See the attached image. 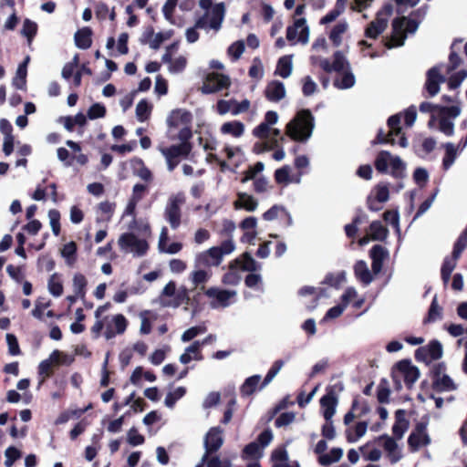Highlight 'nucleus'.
<instances>
[{
  "label": "nucleus",
  "mask_w": 467,
  "mask_h": 467,
  "mask_svg": "<svg viewBox=\"0 0 467 467\" xmlns=\"http://www.w3.org/2000/svg\"><path fill=\"white\" fill-rule=\"evenodd\" d=\"M315 119L310 109L299 110L285 127V134L295 141L305 142L312 135Z\"/></svg>",
  "instance_id": "nucleus-1"
},
{
  "label": "nucleus",
  "mask_w": 467,
  "mask_h": 467,
  "mask_svg": "<svg viewBox=\"0 0 467 467\" xmlns=\"http://www.w3.org/2000/svg\"><path fill=\"white\" fill-rule=\"evenodd\" d=\"M234 244L232 239L222 242L220 246H213L199 254L195 259V267L217 266L221 264L223 256L229 254L234 250Z\"/></svg>",
  "instance_id": "nucleus-2"
},
{
  "label": "nucleus",
  "mask_w": 467,
  "mask_h": 467,
  "mask_svg": "<svg viewBox=\"0 0 467 467\" xmlns=\"http://www.w3.org/2000/svg\"><path fill=\"white\" fill-rule=\"evenodd\" d=\"M375 169L379 173L386 174L390 166V174L396 179L405 177V163L399 156H392L388 150H380L374 161Z\"/></svg>",
  "instance_id": "nucleus-3"
},
{
  "label": "nucleus",
  "mask_w": 467,
  "mask_h": 467,
  "mask_svg": "<svg viewBox=\"0 0 467 467\" xmlns=\"http://www.w3.org/2000/svg\"><path fill=\"white\" fill-rule=\"evenodd\" d=\"M192 149V144L180 143L167 148H161L160 150L165 157L169 171H173L180 162L181 158H187Z\"/></svg>",
  "instance_id": "nucleus-4"
},
{
  "label": "nucleus",
  "mask_w": 467,
  "mask_h": 467,
  "mask_svg": "<svg viewBox=\"0 0 467 467\" xmlns=\"http://www.w3.org/2000/svg\"><path fill=\"white\" fill-rule=\"evenodd\" d=\"M224 5L223 3L216 4L212 10V17L208 22V12L204 13L202 16H200L194 24V27L197 29L206 28L207 26L214 30H219L221 28L223 17H224Z\"/></svg>",
  "instance_id": "nucleus-5"
},
{
  "label": "nucleus",
  "mask_w": 467,
  "mask_h": 467,
  "mask_svg": "<svg viewBox=\"0 0 467 467\" xmlns=\"http://www.w3.org/2000/svg\"><path fill=\"white\" fill-rule=\"evenodd\" d=\"M230 85L231 80L228 76L213 72L206 76L201 90L203 94H212L228 88Z\"/></svg>",
  "instance_id": "nucleus-6"
},
{
  "label": "nucleus",
  "mask_w": 467,
  "mask_h": 467,
  "mask_svg": "<svg viewBox=\"0 0 467 467\" xmlns=\"http://www.w3.org/2000/svg\"><path fill=\"white\" fill-rule=\"evenodd\" d=\"M119 245L121 249H130V251L134 252L138 256L146 254L149 249L147 241L139 239L132 233L122 234L119 238Z\"/></svg>",
  "instance_id": "nucleus-7"
},
{
  "label": "nucleus",
  "mask_w": 467,
  "mask_h": 467,
  "mask_svg": "<svg viewBox=\"0 0 467 467\" xmlns=\"http://www.w3.org/2000/svg\"><path fill=\"white\" fill-rule=\"evenodd\" d=\"M427 422L420 421L415 426V430L408 438V445L410 451H417L421 446H427L431 442V438L426 432Z\"/></svg>",
  "instance_id": "nucleus-8"
},
{
  "label": "nucleus",
  "mask_w": 467,
  "mask_h": 467,
  "mask_svg": "<svg viewBox=\"0 0 467 467\" xmlns=\"http://www.w3.org/2000/svg\"><path fill=\"white\" fill-rule=\"evenodd\" d=\"M222 433L223 430L220 427H213L206 433L204 439L205 453L202 456V462L207 460L208 456L215 453L222 447L223 443Z\"/></svg>",
  "instance_id": "nucleus-9"
},
{
  "label": "nucleus",
  "mask_w": 467,
  "mask_h": 467,
  "mask_svg": "<svg viewBox=\"0 0 467 467\" xmlns=\"http://www.w3.org/2000/svg\"><path fill=\"white\" fill-rule=\"evenodd\" d=\"M184 202L179 196L171 197L165 208V219L172 229H177L181 224L182 212L181 204Z\"/></svg>",
  "instance_id": "nucleus-10"
},
{
  "label": "nucleus",
  "mask_w": 467,
  "mask_h": 467,
  "mask_svg": "<svg viewBox=\"0 0 467 467\" xmlns=\"http://www.w3.org/2000/svg\"><path fill=\"white\" fill-rule=\"evenodd\" d=\"M395 368L402 373L406 387L410 389L420 377V370L411 364L410 359H402L396 363Z\"/></svg>",
  "instance_id": "nucleus-11"
},
{
  "label": "nucleus",
  "mask_w": 467,
  "mask_h": 467,
  "mask_svg": "<svg viewBox=\"0 0 467 467\" xmlns=\"http://www.w3.org/2000/svg\"><path fill=\"white\" fill-rule=\"evenodd\" d=\"M406 16H400L393 19L392 21V36L391 43H387L388 48L393 47L402 46L406 37L404 27H405Z\"/></svg>",
  "instance_id": "nucleus-12"
},
{
  "label": "nucleus",
  "mask_w": 467,
  "mask_h": 467,
  "mask_svg": "<svg viewBox=\"0 0 467 467\" xmlns=\"http://www.w3.org/2000/svg\"><path fill=\"white\" fill-rule=\"evenodd\" d=\"M445 81V78L440 74L439 68L433 67L427 72L425 88L430 97L437 95L440 91V84Z\"/></svg>",
  "instance_id": "nucleus-13"
},
{
  "label": "nucleus",
  "mask_w": 467,
  "mask_h": 467,
  "mask_svg": "<svg viewBox=\"0 0 467 467\" xmlns=\"http://www.w3.org/2000/svg\"><path fill=\"white\" fill-rule=\"evenodd\" d=\"M333 63H330L328 59H323L320 62V67L327 73H331L332 71L341 72L346 67H349L348 62L346 60L343 53L341 51H336L333 55Z\"/></svg>",
  "instance_id": "nucleus-14"
},
{
  "label": "nucleus",
  "mask_w": 467,
  "mask_h": 467,
  "mask_svg": "<svg viewBox=\"0 0 467 467\" xmlns=\"http://www.w3.org/2000/svg\"><path fill=\"white\" fill-rule=\"evenodd\" d=\"M192 121V113L182 109H173L167 119V124L170 128H178L180 125L190 126Z\"/></svg>",
  "instance_id": "nucleus-15"
},
{
  "label": "nucleus",
  "mask_w": 467,
  "mask_h": 467,
  "mask_svg": "<svg viewBox=\"0 0 467 467\" xmlns=\"http://www.w3.org/2000/svg\"><path fill=\"white\" fill-rule=\"evenodd\" d=\"M369 255L372 260V272L375 275H378L379 273L381 272L383 267V262L389 255L388 250L380 244H375L370 249Z\"/></svg>",
  "instance_id": "nucleus-16"
},
{
  "label": "nucleus",
  "mask_w": 467,
  "mask_h": 467,
  "mask_svg": "<svg viewBox=\"0 0 467 467\" xmlns=\"http://www.w3.org/2000/svg\"><path fill=\"white\" fill-rule=\"evenodd\" d=\"M237 267L241 268L243 271L254 272L257 270L258 264L252 257L250 253L244 252L240 258H236L229 264L230 270L236 269Z\"/></svg>",
  "instance_id": "nucleus-17"
},
{
  "label": "nucleus",
  "mask_w": 467,
  "mask_h": 467,
  "mask_svg": "<svg viewBox=\"0 0 467 467\" xmlns=\"http://www.w3.org/2000/svg\"><path fill=\"white\" fill-rule=\"evenodd\" d=\"M206 296L214 298L222 307H226L230 305V299L234 297L236 293L217 287H210L204 291Z\"/></svg>",
  "instance_id": "nucleus-18"
},
{
  "label": "nucleus",
  "mask_w": 467,
  "mask_h": 467,
  "mask_svg": "<svg viewBox=\"0 0 467 467\" xmlns=\"http://www.w3.org/2000/svg\"><path fill=\"white\" fill-rule=\"evenodd\" d=\"M409 420L406 419V410L400 409L395 411V423L392 426V433L396 439H401L409 428Z\"/></svg>",
  "instance_id": "nucleus-19"
},
{
  "label": "nucleus",
  "mask_w": 467,
  "mask_h": 467,
  "mask_svg": "<svg viewBox=\"0 0 467 467\" xmlns=\"http://www.w3.org/2000/svg\"><path fill=\"white\" fill-rule=\"evenodd\" d=\"M265 96L269 101L277 102L285 98V86L280 81H273L269 83L265 90Z\"/></svg>",
  "instance_id": "nucleus-20"
},
{
  "label": "nucleus",
  "mask_w": 467,
  "mask_h": 467,
  "mask_svg": "<svg viewBox=\"0 0 467 467\" xmlns=\"http://www.w3.org/2000/svg\"><path fill=\"white\" fill-rule=\"evenodd\" d=\"M30 60L29 56H27L22 63L19 64L16 76L12 80L13 86L21 90L26 89V76H27V64Z\"/></svg>",
  "instance_id": "nucleus-21"
},
{
  "label": "nucleus",
  "mask_w": 467,
  "mask_h": 467,
  "mask_svg": "<svg viewBox=\"0 0 467 467\" xmlns=\"http://www.w3.org/2000/svg\"><path fill=\"white\" fill-rule=\"evenodd\" d=\"M237 197V200L234 202V209H244L247 212H254L256 210L258 202L254 196L246 192H239Z\"/></svg>",
  "instance_id": "nucleus-22"
},
{
  "label": "nucleus",
  "mask_w": 467,
  "mask_h": 467,
  "mask_svg": "<svg viewBox=\"0 0 467 467\" xmlns=\"http://www.w3.org/2000/svg\"><path fill=\"white\" fill-rule=\"evenodd\" d=\"M388 21L379 16L374 21H371L365 29V36L368 38L376 39L387 27Z\"/></svg>",
  "instance_id": "nucleus-23"
},
{
  "label": "nucleus",
  "mask_w": 467,
  "mask_h": 467,
  "mask_svg": "<svg viewBox=\"0 0 467 467\" xmlns=\"http://www.w3.org/2000/svg\"><path fill=\"white\" fill-rule=\"evenodd\" d=\"M92 30L90 27H83L75 33L76 46L80 49H88L92 44Z\"/></svg>",
  "instance_id": "nucleus-24"
},
{
  "label": "nucleus",
  "mask_w": 467,
  "mask_h": 467,
  "mask_svg": "<svg viewBox=\"0 0 467 467\" xmlns=\"http://www.w3.org/2000/svg\"><path fill=\"white\" fill-rule=\"evenodd\" d=\"M320 406L323 410V417L326 421L332 420L336 413V408L338 403V398H330L328 396H323L320 400Z\"/></svg>",
  "instance_id": "nucleus-25"
},
{
  "label": "nucleus",
  "mask_w": 467,
  "mask_h": 467,
  "mask_svg": "<svg viewBox=\"0 0 467 467\" xmlns=\"http://www.w3.org/2000/svg\"><path fill=\"white\" fill-rule=\"evenodd\" d=\"M354 273L356 277L364 285H368L372 282L373 276L368 270L365 261L359 260L354 265Z\"/></svg>",
  "instance_id": "nucleus-26"
},
{
  "label": "nucleus",
  "mask_w": 467,
  "mask_h": 467,
  "mask_svg": "<svg viewBox=\"0 0 467 467\" xmlns=\"http://www.w3.org/2000/svg\"><path fill=\"white\" fill-rule=\"evenodd\" d=\"M442 307L438 304L437 295H435L430 305L427 316L423 319V324L434 323L442 317Z\"/></svg>",
  "instance_id": "nucleus-27"
},
{
  "label": "nucleus",
  "mask_w": 467,
  "mask_h": 467,
  "mask_svg": "<svg viewBox=\"0 0 467 467\" xmlns=\"http://www.w3.org/2000/svg\"><path fill=\"white\" fill-rule=\"evenodd\" d=\"M263 456V449L256 441H252L244 446L241 457L243 460L258 461Z\"/></svg>",
  "instance_id": "nucleus-28"
},
{
  "label": "nucleus",
  "mask_w": 467,
  "mask_h": 467,
  "mask_svg": "<svg viewBox=\"0 0 467 467\" xmlns=\"http://www.w3.org/2000/svg\"><path fill=\"white\" fill-rule=\"evenodd\" d=\"M457 386L453 380L446 374L432 381V389L437 392L455 390Z\"/></svg>",
  "instance_id": "nucleus-29"
},
{
  "label": "nucleus",
  "mask_w": 467,
  "mask_h": 467,
  "mask_svg": "<svg viewBox=\"0 0 467 467\" xmlns=\"http://www.w3.org/2000/svg\"><path fill=\"white\" fill-rule=\"evenodd\" d=\"M223 134H230L234 138L241 137L244 132V125L239 120L225 122L221 127Z\"/></svg>",
  "instance_id": "nucleus-30"
},
{
  "label": "nucleus",
  "mask_w": 467,
  "mask_h": 467,
  "mask_svg": "<svg viewBox=\"0 0 467 467\" xmlns=\"http://www.w3.org/2000/svg\"><path fill=\"white\" fill-rule=\"evenodd\" d=\"M370 239L373 241H384L389 234V230L380 221H373L369 224Z\"/></svg>",
  "instance_id": "nucleus-31"
},
{
  "label": "nucleus",
  "mask_w": 467,
  "mask_h": 467,
  "mask_svg": "<svg viewBox=\"0 0 467 467\" xmlns=\"http://www.w3.org/2000/svg\"><path fill=\"white\" fill-rule=\"evenodd\" d=\"M292 68V56H283L277 61L275 74L286 78L291 75Z\"/></svg>",
  "instance_id": "nucleus-32"
},
{
  "label": "nucleus",
  "mask_w": 467,
  "mask_h": 467,
  "mask_svg": "<svg viewBox=\"0 0 467 467\" xmlns=\"http://www.w3.org/2000/svg\"><path fill=\"white\" fill-rule=\"evenodd\" d=\"M381 438L385 440L383 447L384 450L389 452L391 463H395L400 461L401 455L397 452L398 444L396 441L388 435H383Z\"/></svg>",
  "instance_id": "nucleus-33"
},
{
  "label": "nucleus",
  "mask_w": 467,
  "mask_h": 467,
  "mask_svg": "<svg viewBox=\"0 0 467 467\" xmlns=\"http://www.w3.org/2000/svg\"><path fill=\"white\" fill-rule=\"evenodd\" d=\"M60 355V352L58 350H54L52 354L50 355L49 359H45L41 361L38 365V374L40 376H43V378H49L52 373V360L57 361L58 357Z\"/></svg>",
  "instance_id": "nucleus-34"
},
{
  "label": "nucleus",
  "mask_w": 467,
  "mask_h": 467,
  "mask_svg": "<svg viewBox=\"0 0 467 467\" xmlns=\"http://www.w3.org/2000/svg\"><path fill=\"white\" fill-rule=\"evenodd\" d=\"M260 380V375H253L247 378L240 388L242 396L246 397L252 395L256 390Z\"/></svg>",
  "instance_id": "nucleus-35"
},
{
  "label": "nucleus",
  "mask_w": 467,
  "mask_h": 467,
  "mask_svg": "<svg viewBox=\"0 0 467 467\" xmlns=\"http://www.w3.org/2000/svg\"><path fill=\"white\" fill-rule=\"evenodd\" d=\"M88 281L84 275L80 273L75 274L73 277V289L74 292L79 296V299L84 300L86 298Z\"/></svg>",
  "instance_id": "nucleus-36"
},
{
  "label": "nucleus",
  "mask_w": 467,
  "mask_h": 467,
  "mask_svg": "<svg viewBox=\"0 0 467 467\" xmlns=\"http://www.w3.org/2000/svg\"><path fill=\"white\" fill-rule=\"evenodd\" d=\"M343 455L341 448H333L328 454H323L318 457V462L322 466H328L333 462H338Z\"/></svg>",
  "instance_id": "nucleus-37"
},
{
  "label": "nucleus",
  "mask_w": 467,
  "mask_h": 467,
  "mask_svg": "<svg viewBox=\"0 0 467 467\" xmlns=\"http://www.w3.org/2000/svg\"><path fill=\"white\" fill-rule=\"evenodd\" d=\"M152 110V105L146 99H141L136 106V117L140 122H144L149 119Z\"/></svg>",
  "instance_id": "nucleus-38"
},
{
  "label": "nucleus",
  "mask_w": 467,
  "mask_h": 467,
  "mask_svg": "<svg viewBox=\"0 0 467 467\" xmlns=\"http://www.w3.org/2000/svg\"><path fill=\"white\" fill-rule=\"evenodd\" d=\"M77 244L71 241L63 245L61 255L66 259L68 265H72L77 261Z\"/></svg>",
  "instance_id": "nucleus-39"
},
{
  "label": "nucleus",
  "mask_w": 467,
  "mask_h": 467,
  "mask_svg": "<svg viewBox=\"0 0 467 467\" xmlns=\"http://www.w3.org/2000/svg\"><path fill=\"white\" fill-rule=\"evenodd\" d=\"M368 429L367 421H359L355 426V434L350 430L346 431V439L348 442H356L359 438L365 435Z\"/></svg>",
  "instance_id": "nucleus-40"
},
{
  "label": "nucleus",
  "mask_w": 467,
  "mask_h": 467,
  "mask_svg": "<svg viewBox=\"0 0 467 467\" xmlns=\"http://www.w3.org/2000/svg\"><path fill=\"white\" fill-rule=\"evenodd\" d=\"M390 389L389 381L386 379H381L377 388V399L381 404L389 402Z\"/></svg>",
  "instance_id": "nucleus-41"
},
{
  "label": "nucleus",
  "mask_w": 467,
  "mask_h": 467,
  "mask_svg": "<svg viewBox=\"0 0 467 467\" xmlns=\"http://www.w3.org/2000/svg\"><path fill=\"white\" fill-rule=\"evenodd\" d=\"M445 149V154L442 160L443 170H448L452 165L456 159L457 151L454 145L451 142H447L443 145Z\"/></svg>",
  "instance_id": "nucleus-42"
},
{
  "label": "nucleus",
  "mask_w": 467,
  "mask_h": 467,
  "mask_svg": "<svg viewBox=\"0 0 467 467\" xmlns=\"http://www.w3.org/2000/svg\"><path fill=\"white\" fill-rule=\"evenodd\" d=\"M426 351L431 360L440 359L443 354L441 343L437 339H432L425 346Z\"/></svg>",
  "instance_id": "nucleus-43"
},
{
  "label": "nucleus",
  "mask_w": 467,
  "mask_h": 467,
  "mask_svg": "<svg viewBox=\"0 0 467 467\" xmlns=\"http://www.w3.org/2000/svg\"><path fill=\"white\" fill-rule=\"evenodd\" d=\"M98 209L101 213V217L98 218L97 221L109 222L115 211V203L105 201L99 204Z\"/></svg>",
  "instance_id": "nucleus-44"
},
{
  "label": "nucleus",
  "mask_w": 467,
  "mask_h": 467,
  "mask_svg": "<svg viewBox=\"0 0 467 467\" xmlns=\"http://www.w3.org/2000/svg\"><path fill=\"white\" fill-rule=\"evenodd\" d=\"M265 169V165L263 162L261 161H257L256 163H254V165L252 166H249L244 171V176L243 178L241 179V182L242 183H244L248 181H251V180H254L256 179V175L258 173H260L261 171H263Z\"/></svg>",
  "instance_id": "nucleus-45"
},
{
  "label": "nucleus",
  "mask_w": 467,
  "mask_h": 467,
  "mask_svg": "<svg viewBox=\"0 0 467 467\" xmlns=\"http://www.w3.org/2000/svg\"><path fill=\"white\" fill-rule=\"evenodd\" d=\"M91 406L89 405L88 407L85 408V409H78V410H66V411H63L59 414V416L57 417V420H56V423L57 424H63V423H66L71 418H79L82 414H84L88 410V408H90Z\"/></svg>",
  "instance_id": "nucleus-46"
},
{
  "label": "nucleus",
  "mask_w": 467,
  "mask_h": 467,
  "mask_svg": "<svg viewBox=\"0 0 467 467\" xmlns=\"http://www.w3.org/2000/svg\"><path fill=\"white\" fill-rule=\"evenodd\" d=\"M37 33V25L36 22L26 18L24 21L21 34L27 38L30 44Z\"/></svg>",
  "instance_id": "nucleus-47"
},
{
  "label": "nucleus",
  "mask_w": 467,
  "mask_h": 467,
  "mask_svg": "<svg viewBox=\"0 0 467 467\" xmlns=\"http://www.w3.org/2000/svg\"><path fill=\"white\" fill-rule=\"evenodd\" d=\"M439 118H446V119H455L461 113V108L458 105L454 106H441L438 108Z\"/></svg>",
  "instance_id": "nucleus-48"
},
{
  "label": "nucleus",
  "mask_w": 467,
  "mask_h": 467,
  "mask_svg": "<svg viewBox=\"0 0 467 467\" xmlns=\"http://www.w3.org/2000/svg\"><path fill=\"white\" fill-rule=\"evenodd\" d=\"M211 276V274H209L207 271L202 269H198L196 271H193L191 274V279L194 285V288H197L200 285L205 284ZM204 285H202L201 289L204 290Z\"/></svg>",
  "instance_id": "nucleus-49"
},
{
  "label": "nucleus",
  "mask_w": 467,
  "mask_h": 467,
  "mask_svg": "<svg viewBox=\"0 0 467 467\" xmlns=\"http://www.w3.org/2000/svg\"><path fill=\"white\" fill-rule=\"evenodd\" d=\"M347 28L346 23H338L332 28L329 38L335 47H338L341 44V35L346 32Z\"/></svg>",
  "instance_id": "nucleus-50"
},
{
  "label": "nucleus",
  "mask_w": 467,
  "mask_h": 467,
  "mask_svg": "<svg viewBox=\"0 0 467 467\" xmlns=\"http://www.w3.org/2000/svg\"><path fill=\"white\" fill-rule=\"evenodd\" d=\"M285 362L282 359H277L274 362L270 369L268 370L266 376L265 377L263 382L261 383L259 389L265 388L267 384H269L272 379L276 376V374L280 371Z\"/></svg>",
  "instance_id": "nucleus-51"
},
{
  "label": "nucleus",
  "mask_w": 467,
  "mask_h": 467,
  "mask_svg": "<svg viewBox=\"0 0 467 467\" xmlns=\"http://www.w3.org/2000/svg\"><path fill=\"white\" fill-rule=\"evenodd\" d=\"M346 281L345 272H339L337 274L328 273L324 280V284H327L330 286L338 288L342 283Z\"/></svg>",
  "instance_id": "nucleus-52"
},
{
  "label": "nucleus",
  "mask_w": 467,
  "mask_h": 467,
  "mask_svg": "<svg viewBox=\"0 0 467 467\" xmlns=\"http://www.w3.org/2000/svg\"><path fill=\"white\" fill-rule=\"evenodd\" d=\"M48 290L51 295L57 297L63 294V285L57 274L50 276L48 280Z\"/></svg>",
  "instance_id": "nucleus-53"
},
{
  "label": "nucleus",
  "mask_w": 467,
  "mask_h": 467,
  "mask_svg": "<svg viewBox=\"0 0 467 467\" xmlns=\"http://www.w3.org/2000/svg\"><path fill=\"white\" fill-rule=\"evenodd\" d=\"M186 393V389L184 387H178L173 392H169L166 397L164 403L167 407L172 408L176 401L182 398Z\"/></svg>",
  "instance_id": "nucleus-54"
},
{
  "label": "nucleus",
  "mask_w": 467,
  "mask_h": 467,
  "mask_svg": "<svg viewBox=\"0 0 467 467\" xmlns=\"http://www.w3.org/2000/svg\"><path fill=\"white\" fill-rule=\"evenodd\" d=\"M48 217L50 220V226L52 228V232L56 236H58L61 232L60 226V213L57 209H51L48 212Z\"/></svg>",
  "instance_id": "nucleus-55"
},
{
  "label": "nucleus",
  "mask_w": 467,
  "mask_h": 467,
  "mask_svg": "<svg viewBox=\"0 0 467 467\" xmlns=\"http://www.w3.org/2000/svg\"><path fill=\"white\" fill-rule=\"evenodd\" d=\"M355 84V77L354 75L347 71L343 74L341 80L335 79L334 86L340 89H346L353 87Z\"/></svg>",
  "instance_id": "nucleus-56"
},
{
  "label": "nucleus",
  "mask_w": 467,
  "mask_h": 467,
  "mask_svg": "<svg viewBox=\"0 0 467 467\" xmlns=\"http://www.w3.org/2000/svg\"><path fill=\"white\" fill-rule=\"evenodd\" d=\"M5 467H12L13 464L15 463V462L21 458L22 453L15 446H9L5 450Z\"/></svg>",
  "instance_id": "nucleus-57"
},
{
  "label": "nucleus",
  "mask_w": 467,
  "mask_h": 467,
  "mask_svg": "<svg viewBox=\"0 0 467 467\" xmlns=\"http://www.w3.org/2000/svg\"><path fill=\"white\" fill-rule=\"evenodd\" d=\"M273 464L283 463L288 462V453L284 446L277 447L275 449L270 457Z\"/></svg>",
  "instance_id": "nucleus-58"
},
{
  "label": "nucleus",
  "mask_w": 467,
  "mask_h": 467,
  "mask_svg": "<svg viewBox=\"0 0 467 467\" xmlns=\"http://www.w3.org/2000/svg\"><path fill=\"white\" fill-rule=\"evenodd\" d=\"M206 327L205 326H195L188 328L182 335V340L183 342H188L193 339L195 337L205 333Z\"/></svg>",
  "instance_id": "nucleus-59"
},
{
  "label": "nucleus",
  "mask_w": 467,
  "mask_h": 467,
  "mask_svg": "<svg viewBox=\"0 0 467 467\" xmlns=\"http://www.w3.org/2000/svg\"><path fill=\"white\" fill-rule=\"evenodd\" d=\"M289 173L290 168L287 165L283 166L282 168L275 170L274 174L275 181L278 184H287L290 182Z\"/></svg>",
  "instance_id": "nucleus-60"
},
{
  "label": "nucleus",
  "mask_w": 467,
  "mask_h": 467,
  "mask_svg": "<svg viewBox=\"0 0 467 467\" xmlns=\"http://www.w3.org/2000/svg\"><path fill=\"white\" fill-rule=\"evenodd\" d=\"M106 113L107 110L104 105L95 103L89 107L88 110V117L90 119H96L105 117Z\"/></svg>",
  "instance_id": "nucleus-61"
},
{
  "label": "nucleus",
  "mask_w": 467,
  "mask_h": 467,
  "mask_svg": "<svg viewBox=\"0 0 467 467\" xmlns=\"http://www.w3.org/2000/svg\"><path fill=\"white\" fill-rule=\"evenodd\" d=\"M43 300L44 298L38 297L36 301L35 308L31 312L32 316L39 320H43V311L51 304L50 300L47 302H43Z\"/></svg>",
  "instance_id": "nucleus-62"
},
{
  "label": "nucleus",
  "mask_w": 467,
  "mask_h": 467,
  "mask_svg": "<svg viewBox=\"0 0 467 467\" xmlns=\"http://www.w3.org/2000/svg\"><path fill=\"white\" fill-rule=\"evenodd\" d=\"M244 41L242 40H238L234 43H233L229 47H228V55L230 57H232L233 60H237L240 58V57L242 56V54L244 53Z\"/></svg>",
  "instance_id": "nucleus-63"
},
{
  "label": "nucleus",
  "mask_w": 467,
  "mask_h": 467,
  "mask_svg": "<svg viewBox=\"0 0 467 467\" xmlns=\"http://www.w3.org/2000/svg\"><path fill=\"white\" fill-rule=\"evenodd\" d=\"M375 200L378 201V202H386L389 198V191L387 184H378L375 187Z\"/></svg>",
  "instance_id": "nucleus-64"
}]
</instances>
